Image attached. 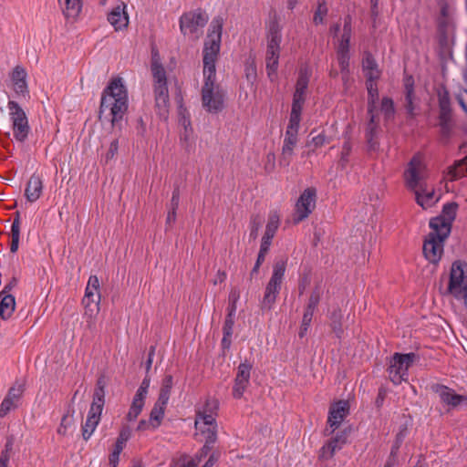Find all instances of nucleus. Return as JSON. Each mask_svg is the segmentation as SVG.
Instances as JSON below:
<instances>
[{
    "instance_id": "obj_1",
    "label": "nucleus",
    "mask_w": 467,
    "mask_h": 467,
    "mask_svg": "<svg viewBox=\"0 0 467 467\" xmlns=\"http://www.w3.org/2000/svg\"><path fill=\"white\" fill-rule=\"evenodd\" d=\"M422 170L423 167L420 159L413 157L405 172V178L407 186L415 192L417 203L426 209L432 206L438 199H435L433 190H427L423 187L421 183L423 178Z\"/></svg>"
},
{
    "instance_id": "obj_2",
    "label": "nucleus",
    "mask_w": 467,
    "mask_h": 467,
    "mask_svg": "<svg viewBox=\"0 0 467 467\" xmlns=\"http://www.w3.org/2000/svg\"><path fill=\"white\" fill-rule=\"evenodd\" d=\"M223 26V18L220 16H215L210 24L202 51L203 75H211L216 72L215 63L221 48Z\"/></svg>"
},
{
    "instance_id": "obj_3",
    "label": "nucleus",
    "mask_w": 467,
    "mask_h": 467,
    "mask_svg": "<svg viewBox=\"0 0 467 467\" xmlns=\"http://www.w3.org/2000/svg\"><path fill=\"white\" fill-rule=\"evenodd\" d=\"M202 105L209 113L217 114L224 108L225 92L216 82V72L203 75L202 87Z\"/></svg>"
},
{
    "instance_id": "obj_4",
    "label": "nucleus",
    "mask_w": 467,
    "mask_h": 467,
    "mask_svg": "<svg viewBox=\"0 0 467 467\" xmlns=\"http://www.w3.org/2000/svg\"><path fill=\"white\" fill-rule=\"evenodd\" d=\"M151 72L154 78L155 108L160 118L167 119L169 113V92L167 78L164 67L153 57L151 62Z\"/></svg>"
},
{
    "instance_id": "obj_5",
    "label": "nucleus",
    "mask_w": 467,
    "mask_h": 467,
    "mask_svg": "<svg viewBox=\"0 0 467 467\" xmlns=\"http://www.w3.org/2000/svg\"><path fill=\"white\" fill-rule=\"evenodd\" d=\"M108 383V379L105 375H100L97 380V385L93 393V400L88 411V418L84 425H82V436L85 441H88L93 431H95L100 420V414L105 403V390L104 388Z\"/></svg>"
},
{
    "instance_id": "obj_6",
    "label": "nucleus",
    "mask_w": 467,
    "mask_h": 467,
    "mask_svg": "<svg viewBox=\"0 0 467 467\" xmlns=\"http://www.w3.org/2000/svg\"><path fill=\"white\" fill-rule=\"evenodd\" d=\"M108 383V379L105 375H100L97 380V385L93 393V400L88 411V418L84 425H82V436L85 441H88L93 431H95L100 420V414L105 403V390L104 388Z\"/></svg>"
},
{
    "instance_id": "obj_7",
    "label": "nucleus",
    "mask_w": 467,
    "mask_h": 467,
    "mask_svg": "<svg viewBox=\"0 0 467 467\" xmlns=\"http://www.w3.org/2000/svg\"><path fill=\"white\" fill-rule=\"evenodd\" d=\"M117 77H112L101 95L99 119L102 125H109V130H114L117 120Z\"/></svg>"
},
{
    "instance_id": "obj_8",
    "label": "nucleus",
    "mask_w": 467,
    "mask_h": 467,
    "mask_svg": "<svg viewBox=\"0 0 467 467\" xmlns=\"http://www.w3.org/2000/svg\"><path fill=\"white\" fill-rule=\"evenodd\" d=\"M286 264V258H281L274 263L272 275L265 286V295L261 302V308L263 310H271L273 308L281 290Z\"/></svg>"
},
{
    "instance_id": "obj_9",
    "label": "nucleus",
    "mask_w": 467,
    "mask_h": 467,
    "mask_svg": "<svg viewBox=\"0 0 467 467\" xmlns=\"http://www.w3.org/2000/svg\"><path fill=\"white\" fill-rule=\"evenodd\" d=\"M281 40L282 35L279 26L276 23H273L269 28L267 36V48L265 55L266 72L271 81H274L276 78Z\"/></svg>"
},
{
    "instance_id": "obj_10",
    "label": "nucleus",
    "mask_w": 467,
    "mask_h": 467,
    "mask_svg": "<svg viewBox=\"0 0 467 467\" xmlns=\"http://www.w3.org/2000/svg\"><path fill=\"white\" fill-rule=\"evenodd\" d=\"M417 355L413 352L401 354L394 353L389 360L388 368L389 379L395 384H400L408 380V370L417 359Z\"/></svg>"
},
{
    "instance_id": "obj_11",
    "label": "nucleus",
    "mask_w": 467,
    "mask_h": 467,
    "mask_svg": "<svg viewBox=\"0 0 467 467\" xmlns=\"http://www.w3.org/2000/svg\"><path fill=\"white\" fill-rule=\"evenodd\" d=\"M209 20L205 11L198 8L183 14L180 18V29L184 36L198 39L202 34V28Z\"/></svg>"
},
{
    "instance_id": "obj_12",
    "label": "nucleus",
    "mask_w": 467,
    "mask_h": 467,
    "mask_svg": "<svg viewBox=\"0 0 467 467\" xmlns=\"http://www.w3.org/2000/svg\"><path fill=\"white\" fill-rule=\"evenodd\" d=\"M448 291L454 297L467 291V263L455 261L451 265Z\"/></svg>"
},
{
    "instance_id": "obj_13",
    "label": "nucleus",
    "mask_w": 467,
    "mask_h": 467,
    "mask_svg": "<svg viewBox=\"0 0 467 467\" xmlns=\"http://www.w3.org/2000/svg\"><path fill=\"white\" fill-rule=\"evenodd\" d=\"M8 109H10L13 122L14 137L16 140L24 142L27 139L30 130L27 117L23 109L16 101L10 100L8 102Z\"/></svg>"
},
{
    "instance_id": "obj_14",
    "label": "nucleus",
    "mask_w": 467,
    "mask_h": 467,
    "mask_svg": "<svg viewBox=\"0 0 467 467\" xmlns=\"http://www.w3.org/2000/svg\"><path fill=\"white\" fill-rule=\"evenodd\" d=\"M449 235H443L442 232L431 230L423 244L425 258L432 264H437L443 253V243Z\"/></svg>"
},
{
    "instance_id": "obj_15",
    "label": "nucleus",
    "mask_w": 467,
    "mask_h": 467,
    "mask_svg": "<svg viewBox=\"0 0 467 467\" xmlns=\"http://www.w3.org/2000/svg\"><path fill=\"white\" fill-rule=\"evenodd\" d=\"M317 190L313 187L306 188L296 203L293 222L295 224L306 219L316 207Z\"/></svg>"
},
{
    "instance_id": "obj_16",
    "label": "nucleus",
    "mask_w": 467,
    "mask_h": 467,
    "mask_svg": "<svg viewBox=\"0 0 467 467\" xmlns=\"http://www.w3.org/2000/svg\"><path fill=\"white\" fill-rule=\"evenodd\" d=\"M439 100V126L442 137L448 138L452 129L451 109L449 92L446 89L438 92Z\"/></svg>"
},
{
    "instance_id": "obj_17",
    "label": "nucleus",
    "mask_w": 467,
    "mask_h": 467,
    "mask_svg": "<svg viewBox=\"0 0 467 467\" xmlns=\"http://www.w3.org/2000/svg\"><path fill=\"white\" fill-rule=\"evenodd\" d=\"M457 210L458 204L456 202L446 203L442 208L441 215L431 220L430 227L431 230H438L442 232L443 235H449Z\"/></svg>"
},
{
    "instance_id": "obj_18",
    "label": "nucleus",
    "mask_w": 467,
    "mask_h": 467,
    "mask_svg": "<svg viewBox=\"0 0 467 467\" xmlns=\"http://www.w3.org/2000/svg\"><path fill=\"white\" fill-rule=\"evenodd\" d=\"M349 412V405L346 400H339L331 405L328 411L327 424L324 431L326 436L331 435L341 424Z\"/></svg>"
},
{
    "instance_id": "obj_19",
    "label": "nucleus",
    "mask_w": 467,
    "mask_h": 467,
    "mask_svg": "<svg viewBox=\"0 0 467 467\" xmlns=\"http://www.w3.org/2000/svg\"><path fill=\"white\" fill-rule=\"evenodd\" d=\"M252 365L248 362L241 363L237 368V374L233 387V396L240 399L244 395L250 382Z\"/></svg>"
},
{
    "instance_id": "obj_20",
    "label": "nucleus",
    "mask_w": 467,
    "mask_h": 467,
    "mask_svg": "<svg viewBox=\"0 0 467 467\" xmlns=\"http://www.w3.org/2000/svg\"><path fill=\"white\" fill-rule=\"evenodd\" d=\"M432 389L438 394L441 402L451 408H456L461 404H467V396L459 395L447 386L437 384L432 387Z\"/></svg>"
},
{
    "instance_id": "obj_21",
    "label": "nucleus",
    "mask_w": 467,
    "mask_h": 467,
    "mask_svg": "<svg viewBox=\"0 0 467 467\" xmlns=\"http://www.w3.org/2000/svg\"><path fill=\"white\" fill-rule=\"evenodd\" d=\"M348 433L346 431L337 432V435L331 438L326 444L320 449L319 457L323 460L331 459L336 451L342 449L347 443Z\"/></svg>"
},
{
    "instance_id": "obj_22",
    "label": "nucleus",
    "mask_w": 467,
    "mask_h": 467,
    "mask_svg": "<svg viewBox=\"0 0 467 467\" xmlns=\"http://www.w3.org/2000/svg\"><path fill=\"white\" fill-rule=\"evenodd\" d=\"M25 391L24 384L14 385L8 389L6 397L0 405V418H4L12 409L17 406V401Z\"/></svg>"
},
{
    "instance_id": "obj_23",
    "label": "nucleus",
    "mask_w": 467,
    "mask_h": 467,
    "mask_svg": "<svg viewBox=\"0 0 467 467\" xmlns=\"http://www.w3.org/2000/svg\"><path fill=\"white\" fill-rule=\"evenodd\" d=\"M298 134L295 133H285V138L282 146V151L279 157V165L283 167H288L292 161L294 150L297 144Z\"/></svg>"
},
{
    "instance_id": "obj_24",
    "label": "nucleus",
    "mask_w": 467,
    "mask_h": 467,
    "mask_svg": "<svg viewBox=\"0 0 467 467\" xmlns=\"http://www.w3.org/2000/svg\"><path fill=\"white\" fill-rule=\"evenodd\" d=\"M379 121L376 119V115L369 116V120L366 129V140L368 150L370 152H376L379 149Z\"/></svg>"
},
{
    "instance_id": "obj_25",
    "label": "nucleus",
    "mask_w": 467,
    "mask_h": 467,
    "mask_svg": "<svg viewBox=\"0 0 467 467\" xmlns=\"http://www.w3.org/2000/svg\"><path fill=\"white\" fill-rule=\"evenodd\" d=\"M64 17L67 21H76L79 16L83 1L82 0H57Z\"/></svg>"
},
{
    "instance_id": "obj_26",
    "label": "nucleus",
    "mask_w": 467,
    "mask_h": 467,
    "mask_svg": "<svg viewBox=\"0 0 467 467\" xmlns=\"http://www.w3.org/2000/svg\"><path fill=\"white\" fill-rule=\"evenodd\" d=\"M99 282L96 275H91L88 279V285L85 291V296L82 300L85 307H89L91 304L98 305L100 295L99 293Z\"/></svg>"
},
{
    "instance_id": "obj_27",
    "label": "nucleus",
    "mask_w": 467,
    "mask_h": 467,
    "mask_svg": "<svg viewBox=\"0 0 467 467\" xmlns=\"http://www.w3.org/2000/svg\"><path fill=\"white\" fill-rule=\"evenodd\" d=\"M26 71L21 66H16L11 74V80L13 82L14 90L18 95H26L28 93V88L26 83Z\"/></svg>"
},
{
    "instance_id": "obj_28",
    "label": "nucleus",
    "mask_w": 467,
    "mask_h": 467,
    "mask_svg": "<svg viewBox=\"0 0 467 467\" xmlns=\"http://www.w3.org/2000/svg\"><path fill=\"white\" fill-rule=\"evenodd\" d=\"M43 190V183L40 176L33 174L27 182L25 196L30 202L39 199Z\"/></svg>"
},
{
    "instance_id": "obj_29",
    "label": "nucleus",
    "mask_w": 467,
    "mask_h": 467,
    "mask_svg": "<svg viewBox=\"0 0 467 467\" xmlns=\"http://www.w3.org/2000/svg\"><path fill=\"white\" fill-rule=\"evenodd\" d=\"M363 70L365 71V75L367 80H377L380 77V71L378 68V64L375 61L374 57L368 54L363 59Z\"/></svg>"
},
{
    "instance_id": "obj_30",
    "label": "nucleus",
    "mask_w": 467,
    "mask_h": 467,
    "mask_svg": "<svg viewBox=\"0 0 467 467\" xmlns=\"http://www.w3.org/2000/svg\"><path fill=\"white\" fill-rule=\"evenodd\" d=\"M0 298V317L6 320L15 311L16 299L13 295H3Z\"/></svg>"
},
{
    "instance_id": "obj_31",
    "label": "nucleus",
    "mask_w": 467,
    "mask_h": 467,
    "mask_svg": "<svg viewBox=\"0 0 467 467\" xmlns=\"http://www.w3.org/2000/svg\"><path fill=\"white\" fill-rule=\"evenodd\" d=\"M368 89V114L375 115L376 102L379 99V89L376 80H366Z\"/></svg>"
},
{
    "instance_id": "obj_32",
    "label": "nucleus",
    "mask_w": 467,
    "mask_h": 467,
    "mask_svg": "<svg viewBox=\"0 0 467 467\" xmlns=\"http://www.w3.org/2000/svg\"><path fill=\"white\" fill-rule=\"evenodd\" d=\"M311 74V69L307 66L300 67L295 92L306 94Z\"/></svg>"
},
{
    "instance_id": "obj_33",
    "label": "nucleus",
    "mask_w": 467,
    "mask_h": 467,
    "mask_svg": "<svg viewBox=\"0 0 467 467\" xmlns=\"http://www.w3.org/2000/svg\"><path fill=\"white\" fill-rule=\"evenodd\" d=\"M234 320L231 317H226L223 327V337L222 338V347L223 349H229L232 344L231 337L233 336Z\"/></svg>"
},
{
    "instance_id": "obj_34",
    "label": "nucleus",
    "mask_w": 467,
    "mask_h": 467,
    "mask_svg": "<svg viewBox=\"0 0 467 467\" xmlns=\"http://www.w3.org/2000/svg\"><path fill=\"white\" fill-rule=\"evenodd\" d=\"M351 37V24L350 19H345L343 33L338 45L337 52H348L349 42Z\"/></svg>"
},
{
    "instance_id": "obj_35",
    "label": "nucleus",
    "mask_w": 467,
    "mask_h": 467,
    "mask_svg": "<svg viewBox=\"0 0 467 467\" xmlns=\"http://www.w3.org/2000/svg\"><path fill=\"white\" fill-rule=\"evenodd\" d=\"M342 317L343 314L339 308L335 309L330 316V327L338 338H341L344 333L341 324Z\"/></svg>"
},
{
    "instance_id": "obj_36",
    "label": "nucleus",
    "mask_w": 467,
    "mask_h": 467,
    "mask_svg": "<svg viewBox=\"0 0 467 467\" xmlns=\"http://www.w3.org/2000/svg\"><path fill=\"white\" fill-rule=\"evenodd\" d=\"M198 431L197 434L203 436L204 441L209 443H215L217 441V425H209L205 427L195 426Z\"/></svg>"
},
{
    "instance_id": "obj_37",
    "label": "nucleus",
    "mask_w": 467,
    "mask_h": 467,
    "mask_svg": "<svg viewBox=\"0 0 467 467\" xmlns=\"http://www.w3.org/2000/svg\"><path fill=\"white\" fill-rule=\"evenodd\" d=\"M467 175V156L462 161L450 167L449 176L451 180H457Z\"/></svg>"
},
{
    "instance_id": "obj_38",
    "label": "nucleus",
    "mask_w": 467,
    "mask_h": 467,
    "mask_svg": "<svg viewBox=\"0 0 467 467\" xmlns=\"http://www.w3.org/2000/svg\"><path fill=\"white\" fill-rule=\"evenodd\" d=\"M301 109L291 108L289 123L285 132L298 134L299 124L301 120Z\"/></svg>"
},
{
    "instance_id": "obj_39",
    "label": "nucleus",
    "mask_w": 467,
    "mask_h": 467,
    "mask_svg": "<svg viewBox=\"0 0 467 467\" xmlns=\"http://www.w3.org/2000/svg\"><path fill=\"white\" fill-rule=\"evenodd\" d=\"M280 223V218L276 212H273L268 215V221L264 235L274 238Z\"/></svg>"
},
{
    "instance_id": "obj_40",
    "label": "nucleus",
    "mask_w": 467,
    "mask_h": 467,
    "mask_svg": "<svg viewBox=\"0 0 467 467\" xmlns=\"http://www.w3.org/2000/svg\"><path fill=\"white\" fill-rule=\"evenodd\" d=\"M128 109V91L119 78V115L124 114ZM121 116H119V119Z\"/></svg>"
},
{
    "instance_id": "obj_41",
    "label": "nucleus",
    "mask_w": 467,
    "mask_h": 467,
    "mask_svg": "<svg viewBox=\"0 0 467 467\" xmlns=\"http://www.w3.org/2000/svg\"><path fill=\"white\" fill-rule=\"evenodd\" d=\"M164 411L165 408L154 404V407L152 408L150 414V423L151 424L152 430H156L161 425V420L164 416Z\"/></svg>"
},
{
    "instance_id": "obj_42",
    "label": "nucleus",
    "mask_w": 467,
    "mask_h": 467,
    "mask_svg": "<svg viewBox=\"0 0 467 467\" xmlns=\"http://www.w3.org/2000/svg\"><path fill=\"white\" fill-rule=\"evenodd\" d=\"M328 13L326 0H317V6L314 14L313 22L316 25L323 24Z\"/></svg>"
},
{
    "instance_id": "obj_43",
    "label": "nucleus",
    "mask_w": 467,
    "mask_h": 467,
    "mask_svg": "<svg viewBox=\"0 0 467 467\" xmlns=\"http://www.w3.org/2000/svg\"><path fill=\"white\" fill-rule=\"evenodd\" d=\"M195 426L205 427L211 425H217L214 414L207 413V411H199L195 419Z\"/></svg>"
},
{
    "instance_id": "obj_44",
    "label": "nucleus",
    "mask_w": 467,
    "mask_h": 467,
    "mask_svg": "<svg viewBox=\"0 0 467 467\" xmlns=\"http://www.w3.org/2000/svg\"><path fill=\"white\" fill-rule=\"evenodd\" d=\"M380 110L386 120L391 119L395 114L393 100L390 98L384 97L381 100Z\"/></svg>"
},
{
    "instance_id": "obj_45",
    "label": "nucleus",
    "mask_w": 467,
    "mask_h": 467,
    "mask_svg": "<svg viewBox=\"0 0 467 467\" xmlns=\"http://www.w3.org/2000/svg\"><path fill=\"white\" fill-rule=\"evenodd\" d=\"M329 140L325 136L324 133H319L313 136L310 140L307 141L306 146L311 148L314 151L316 149L322 147L326 143H328Z\"/></svg>"
},
{
    "instance_id": "obj_46",
    "label": "nucleus",
    "mask_w": 467,
    "mask_h": 467,
    "mask_svg": "<svg viewBox=\"0 0 467 467\" xmlns=\"http://www.w3.org/2000/svg\"><path fill=\"white\" fill-rule=\"evenodd\" d=\"M323 291L320 286L317 285L310 294L306 306L316 309L321 299Z\"/></svg>"
},
{
    "instance_id": "obj_47",
    "label": "nucleus",
    "mask_w": 467,
    "mask_h": 467,
    "mask_svg": "<svg viewBox=\"0 0 467 467\" xmlns=\"http://www.w3.org/2000/svg\"><path fill=\"white\" fill-rule=\"evenodd\" d=\"M262 225V220L259 216L255 215L251 218L250 221V234L249 237L251 240H255L258 237L259 229Z\"/></svg>"
},
{
    "instance_id": "obj_48",
    "label": "nucleus",
    "mask_w": 467,
    "mask_h": 467,
    "mask_svg": "<svg viewBox=\"0 0 467 467\" xmlns=\"http://www.w3.org/2000/svg\"><path fill=\"white\" fill-rule=\"evenodd\" d=\"M245 77L248 81L254 83L256 79V66L254 60H247L244 65Z\"/></svg>"
},
{
    "instance_id": "obj_49",
    "label": "nucleus",
    "mask_w": 467,
    "mask_h": 467,
    "mask_svg": "<svg viewBox=\"0 0 467 467\" xmlns=\"http://www.w3.org/2000/svg\"><path fill=\"white\" fill-rule=\"evenodd\" d=\"M351 150H352V146H351L350 141L349 140L345 141L342 146V151H341L340 160H339V165L341 166L342 169H344L347 166V164L348 163V158H349Z\"/></svg>"
},
{
    "instance_id": "obj_50",
    "label": "nucleus",
    "mask_w": 467,
    "mask_h": 467,
    "mask_svg": "<svg viewBox=\"0 0 467 467\" xmlns=\"http://www.w3.org/2000/svg\"><path fill=\"white\" fill-rule=\"evenodd\" d=\"M119 9L120 6L119 5V29H126L129 26V14L127 12V5L122 3L121 12Z\"/></svg>"
},
{
    "instance_id": "obj_51",
    "label": "nucleus",
    "mask_w": 467,
    "mask_h": 467,
    "mask_svg": "<svg viewBox=\"0 0 467 467\" xmlns=\"http://www.w3.org/2000/svg\"><path fill=\"white\" fill-rule=\"evenodd\" d=\"M74 413V409H72L71 405H68L67 413L61 419L62 428L67 429L75 423Z\"/></svg>"
},
{
    "instance_id": "obj_52",
    "label": "nucleus",
    "mask_w": 467,
    "mask_h": 467,
    "mask_svg": "<svg viewBox=\"0 0 467 467\" xmlns=\"http://www.w3.org/2000/svg\"><path fill=\"white\" fill-rule=\"evenodd\" d=\"M131 430L128 426H123L119 434V454L123 449L124 443L130 438Z\"/></svg>"
},
{
    "instance_id": "obj_53",
    "label": "nucleus",
    "mask_w": 467,
    "mask_h": 467,
    "mask_svg": "<svg viewBox=\"0 0 467 467\" xmlns=\"http://www.w3.org/2000/svg\"><path fill=\"white\" fill-rule=\"evenodd\" d=\"M305 101H306V94L300 93V92H294L292 108L302 110Z\"/></svg>"
},
{
    "instance_id": "obj_54",
    "label": "nucleus",
    "mask_w": 467,
    "mask_h": 467,
    "mask_svg": "<svg viewBox=\"0 0 467 467\" xmlns=\"http://www.w3.org/2000/svg\"><path fill=\"white\" fill-rule=\"evenodd\" d=\"M403 85L406 95H415L414 93V78L410 75H405L403 78Z\"/></svg>"
},
{
    "instance_id": "obj_55",
    "label": "nucleus",
    "mask_w": 467,
    "mask_h": 467,
    "mask_svg": "<svg viewBox=\"0 0 467 467\" xmlns=\"http://www.w3.org/2000/svg\"><path fill=\"white\" fill-rule=\"evenodd\" d=\"M213 444L214 443H209V442L204 441L203 446L200 449V451L195 454V456L193 458L195 460H198V462L200 463L201 461L204 457H206L209 454V452L212 451Z\"/></svg>"
},
{
    "instance_id": "obj_56",
    "label": "nucleus",
    "mask_w": 467,
    "mask_h": 467,
    "mask_svg": "<svg viewBox=\"0 0 467 467\" xmlns=\"http://www.w3.org/2000/svg\"><path fill=\"white\" fill-rule=\"evenodd\" d=\"M338 53V64L342 73L348 72V67L349 65V56L348 52H337Z\"/></svg>"
},
{
    "instance_id": "obj_57",
    "label": "nucleus",
    "mask_w": 467,
    "mask_h": 467,
    "mask_svg": "<svg viewBox=\"0 0 467 467\" xmlns=\"http://www.w3.org/2000/svg\"><path fill=\"white\" fill-rule=\"evenodd\" d=\"M414 100H415V95H406L405 96L404 106H405L407 113L411 117L414 116V110H415Z\"/></svg>"
},
{
    "instance_id": "obj_58",
    "label": "nucleus",
    "mask_w": 467,
    "mask_h": 467,
    "mask_svg": "<svg viewBox=\"0 0 467 467\" xmlns=\"http://www.w3.org/2000/svg\"><path fill=\"white\" fill-rule=\"evenodd\" d=\"M142 408L143 407H140L139 405L132 403L130 406V409L126 416V419L129 421L135 420L137 419V417L140 415V413L141 412Z\"/></svg>"
},
{
    "instance_id": "obj_59",
    "label": "nucleus",
    "mask_w": 467,
    "mask_h": 467,
    "mask_svg": "<svg viewBox=\"0 0 467 467\" xmlns=\"http://www.w3.org/2000/svg\"><path fill=\"white\" fill-rule=\"evenodd\" d=\"M180 204V190L176 187L172 192V196L170 203L169 210L177 211Z\"/></svg>"
},
{
    "instance_id": "obj_60",
    "label": "nucleus",
    "mask_w": 467,
    "mask_h": 467,
    "mask_svg": "<svg viewBox=\"0 0 467 467\" xmlns=\"http://www.w3.org/2000/svg\"><path fill=\"white\" fill-rule=\"evenodd\" d=\"M218 410V402L215 400H208L203 407L202 411H207V413L214 414L216 416V411Z\"/></svg>"
},
{
    "instance_id": "obj_61",
    "label": "nucleus",
    "mask_w": 467,
    "mask_h": 467,
    "mask_svg": "<svg viewBox=\"0 0 467 467\" xmlns=\"http://www.w3.org/2000/svg\"><path fill=\"white\" fill-rule=\"evenodd\" d=\"M146 394H147L146 390L142 391L141 389L139 388L134 398H133L132 403L139 405L140 407H143L144 406V399L146 397Z\"/></svg>"
},
{
    "instance_id": "obj_62",
    "label": "nucleus",
    "mask_w": 467,
    "mask_h": 467,
    "mask_svg": "<svg viewBox=\"0 0 467 467\" xmlns=\"http://www.w3.org/2000/svg\"><path fill=\"white\" fill-rule=\"evenodd\" d=\"M116 150H117V140H113V141H111L110 147L105 156V159H104L105 164H109L113 160Z\"/></svg>"
},
{
    "instance_id": "obj_63",
    "label": "nucleus",
    "mask_w": 467,
    "mask_h": 467,
    "mask_svg": "<svg viewBox=\"0 0 467 467\" xmlns=\"http://www.w3.org/2000/svg\"><path fill=\"white\" fill-rule=\"evenodd\" d=\"M170 394H171V392L163 391V390L160 389L159 398L155 404H157V406H162L163 408H166V405L170 399Z\"/></svg>"
},
{
    "instance_id": "obj_64",
    "label": "nucleus",
    "mask_w": 467,
    "mask_h": 467,
    "mask_svg": "<svg viewBox=\"0 0 467 467\" xmlns=\"http://www.w3.org/2000/svg\"><path fill=\"white\" fill-rule=\"evenodd\" d=\"M173 385V378L171 375H166L162 379L161 390L171 392Z\"/></svg>"
}]
</instances>
